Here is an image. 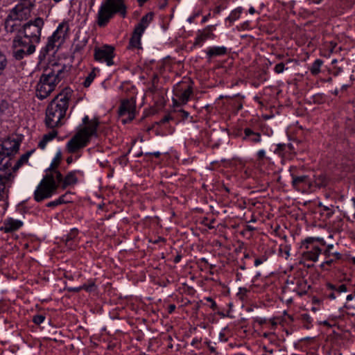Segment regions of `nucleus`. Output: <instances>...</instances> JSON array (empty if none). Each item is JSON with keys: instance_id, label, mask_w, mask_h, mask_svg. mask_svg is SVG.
Masks as SVG:
<instances>
[{"instance_id": "obj_1", "label": "nucleus", "mask_w": 355, "mask_h": 355, "mask_svg": "<svg viewBox=\"0 0 355 355\" xmlns=\"http://www.w3.org/2000/svg\"><path fill=\"white\" fill-rule=\"evenodd\" d=\"M69 98L70 92L60 93L49 104L45 117V124L48 128H55L64 124Z\"/></svg>"}, {"instance_id": "obj_2", "label": "nucleus", "mask_w": 355, "mask_h": 355, "mask_svg": "<svg viewBox=\"0 0 355 355\" xmlns=\"http://www.w3.org/2000/svg\"><path fill=\"white\" fill-rule=\"evenodd\" d=\"M34 4L33 0H21L10 10L4 20V29L7 33L19 32L24 21L31 17Z\"/></svg>"}, {"instance_id": "obj_3", "label": "nucleus", "mask_w": 355, "mask_h": 355, "mask_svg": "<svg viewBox=\"0 0 355 355\" xmlns=\"http://www.w3.org/2000/svg\"><path fill=\"white\" fill-rule=\"evenodd\" d=\"M83 123L85 126L80 128L66 145L69 153H77L87 145L92 137L97 136V128L99 124L97 119L89 121L88 116H85L83 119Z\"/></svg>"}, {"instance_id": "obj_4", "label": "nucleus", "mask_w": 355, "mask_h": 355, "mask_svg": "<svg viewBox=\"0 0 355 355\" xmlns=\"http://www.w3.org/2000/svg\"><path fill=\"white\" fill-rule=\"evenodd\" d=\"M116 13L122 17L126 15L124 0H105L99 8L96 24L100 27L105 26Z\"/></svg>"}, {"instance_id": "obj_5", "label": "nucleus", "mask_w": 355, "mask_h": 355, "mask_svg": "<svg viewBox=\"0 0 355 355\" xmlns=\"http://www.w3.org/2000/svg\"><path fill=\"white\" fill-rule=\"evenodd\" d=\"M14 34L15 35L12 42V53L15 60H21L35 53L37 43L26 39L19 34Z\"/></svg>"}, {"instance_id": "obj_6", "label": "nucleus", "mask_w": 355, "mask_h": 355, "mask_svg": "<svg viewBox=\"0 0 355 355\" xmlns=\"http://www.w3.org/2000/svg\"><path fill=\"white\" fill-rule=\"evenodd\" d=\"M69 73V67L65 64L55 62L44 69L40 80L55 89L58 83Z\"/></svg>"}, {"instance_id": "obj_7", "label": "nucleus", "mask_w": 355, "mask_h": 355, "mask_svg": "<svg viewBox=\"0 0 355 355\" xmlns=\"http://www.w3.org/2000/svg\"><path fill=\"white\" fill-rule=\"evenodd\" d=\"M44 26V21L42 17H36L28 21L24 22L22 28L19 32H15L26 39L31 40L34 42L39 44L41 40L42 30Z\"/></svg>"}, {"instance_id": "obj_8", "label": "nucleus", "mask_w": 355, "mask_h": 355, "mask_svg": "<svg viewBox=\"0 0 355 355\" xmlns=\"http://www.w3.org/2000/svg\"><path fill=\"white\" fill-rule=\"evenodd\" d=\"M58 187L55 181L53 174H46L34 192V199L37 202L42 201L46 198H49L55 193Z\"/></svg>"}, {"instance_id": "obj_9", "label": "nucleus", "mask_w": 355, "mask_h": 355, "mask_svg": "<svg viewBox=\"0 0 355 355\" xmlns=\"http://www.w3.org/2000/svg\"><path fill=\"white\" fill-rule=\"evenodd\" d=\"M114 47L109 45L96 47L94 49V58L96 61L106 62L107 65L111 66L114 64Z\"/></svg>"}, {"instance_id": "obj_10", "label": "nucleus", "mask_w": 355, "mask_h": 355, "mask_svg": "<svg viewBox=\"0 0 355 355\" xmlns=\"http://www.w3.org/2000/svg\"><path fill=\"white\" fill-rule=\"evenodd\" d=\"M19 145V142L15 139L4 140L0 146V164L6 159V157H12L17 153Z\"/></svg>"}, {"instance_id": "obj_11", "label": "nucleus", "mask_w": 355, "mask_h": 355, "mask_svg": "<svg viewBox=\"0 0 355 355\" xmlns=\"http://www.w3.org/2000/svg\"><path fill=\"white\" fill-rule=\"evenodd\" d=\"M0 201H6L8 198L9 190L14 179L10 174L0 172Z\"/></svg>"}, {"instance_id": "obj_12", "label": "nucleus", "mask_w": 355, "mask_h": 355, "mask_svg": "<svg viewBox=\"0 0 355 355\" xmlns=\"http://www.w3.org/2000/svg\"><path fill=\"white\" fill-rule=\"evenodd\" d=\"M135 105L134 103L130 100L123 101L119 107V114L120 116L127 115V119H123L124 123L130 121L135 118Z\"/></svg>"}, {"instance_id": "obj_13", "label": "nucleus", "mask_w": 355, "mask_h": 355, "mask_svg": "<svg viewBox=\"0 0 355 355\" xmlns=\"http://www.w3.org/2000/svg\"><path fill=\"white\" fill-rule=\"evenodd\" d=\"M55 89L40 79L36 88V96L38 98L43 100L48 97Z\"/></svg>"}, {"instance_id": "obj_14", "label": "nucleus", "mask_w": 355, "mask_h": 355, "mask_svg": "<svg viewBox=\"0 0 355 355\" xmlns=\"http://www.w3.org/2000/svg\"><path fill=\"white\" fill-rule=\"evenodd\" d=\"M22 225L23 223L21 220L9 218L3 221L0 230L6 233L12 232L19 230Z\"/></svg>"}, {"instance_id": "obj_15", "label": "nucleus", "mask_w": 355, "mask_h": 355, "mask_svg": "<svg viewBox=\"0 0 355 355\" xmlns=\"http://www.w3.org/2000/svg\"><path fill=\"white\" fill-rule=\"evenodd\" d=\"M291 175L292 178L291 184L293 187L297 191H300V187L303 184H309V187L312 186V183L311 182L308 175H297L293 173H292Z\"/></svg>"}, {"instance_id": "obj_16", "label": "nucleus", "mask_w": 355, "mask_h": 355, "mask_svg": "<svg viewBox=\"0 0 355 355\" xmlns=\"http://www.w3.org/2000/svg\"><path fill=\"white\" fill-rule=\"evenodd\" d=\"M214 30V26H208L203 30L199 31L196 38L195 44H200L207 39L214 38L215 35L213 33Z\"/></svg>"}, {"instance_id": "obj_17", "label": "nucleus", "mask_w": 355, "mask_h": 355, "mask_svg": "<svg viewBox=\"0 0 355 355\" xmlns=\"http://www.w3.org/2000/svg\"><path fill=\"white\" fill-rule=\"evenodd\" d=\"M320 252L321 250L318 247H313L311 250L303 252L302 259L300 261V264L305 265V261H316Z\"/></svg>"}, {"instance_id": "obj_18", "label": "nucleus", "mask_w": 355, "mask_h": 355, "mask_svg": "<svg viewBox=\"0 0 355 355\" xmlns=\"http://www.w3.org/2000/svg\"><path fill=\"white\" fill-rule=\"evenodd\" d=\"M89 37L86 33L78 31L73 42L76 51H81L87 44Z\"/></svg>"}, {"instance_id": "obj_19", "label": "nucleus", "mask_w": 355, "mask_h": 355, "mask_svg": "<svg viewBox=\"0 0 355 355\" xmlns=\"http://www.w3.org/2000/svg\"><path fill=\"white\" fill-rule=\"evenodd\" d=\"M153 18V13L148 12L146 15L143 16L140 22L135 28L139 33H144L145 29L151 22Z\"/></svg>"}, {"instance_id": "obj_20", "label": "nucleus", "mask_w": 355, "mask_h": 355, "mask_svg": "<svg viewBox=\"0 0 355 355\" xmlns=\"http://www.w3.org/2000/svg\"><path fill=\"white\" fill-rule=\"evenodd\" d=\"M69 31V26L67 21H62L59 24L57 29L55 30V35H58L57 37L60 40H65L66 37L68 35V33Z\"/></svg>"}, {"instance_id": "obj_21", "label": "nucleus", "mask_w": 355, "mask_h": 355, "mask_svg": "<svg viewBox=\"0 0 355 355\" xmlns=\"http://www.w3.org/2000/svg\"><path fill=\"white\" fill-rule=\"evenodd\" d=\"M192 93V87L191 86H189L183 92L177 91L175 95L179 99V101L182 105H185L189 101Z\"/></svg>"}, {"instance_id": "obj_22", "label": "nucleus", "mask_w": 355, "mask_h": 355, "mask_svg": "<svg viewBox=\"0 0 355 355\" xmlns=\"http://www.w3.org/2000/svg\"><path fill=\"white\" fill-rule=\"evenodd\" d=\"M227 53V49L225 46H214L207 50V55L211 59L213 57L225 55Z\"/></svg>"}, {"instance_id": "obj_23", "label": "nucleus", "mask_w": 355, "mask_h": 355, "mask_svg": "<svg viewBox=\"0 0 355 355\" xmlns=\"http://www.w3.org/2000/svg\"><path fill=\"white\" fill-rule=\"evenodd\" d=\"M57 37H58V35H55V33L54 32L53 35L49 37L46 46V50L48 51H52L55 46H60L64 42L63 40H60Z\"/></svg>"}, {"instance_id": "obj_24", "label": "nucleus", "mask_w": 355, "mask_h": 355, "mask_svg": "<svg viewBox=\"0 0 355 355\" xmlns=\"http://www.w3.org/2000/svg\"><path fill=\"white\" fill-rule=\"evenodd\" d=\"M58 135V132L55 130L51 132L44 135L42 139V140L39 142L38 146L41 149H44L46 146V144L53 139Z\"/></svg>"}, {"instance_id": "obj_25", "label": "nucleus", "mask_w": 355, "mask_h": 355, "mask_svg": "<svg viewBox=\"0 0 355 355\" xmlns=\"http://www.w3.org/2000/svg\"><path fill=\"white\" fill-rule=\"evenodd\" d=\"M328 183V178L324 173H320L314 175V185L318 188L324 187L327 186Z\"/></svg>"}, {"instance_id": "obj_26", "label": "nucleus", "mask_w": 355, "mask_h": 355, "mask_svg": "<svg viewBox=\"0 0 355 355\" xmlns=\"http://www.w3.org/2000/svg\"><path fill=\"white\" fill-rule=\"evenodd\" d=\"M78 182L77 177L76 175L75 171H71L67 173V175L65 176L63 184H62V188L65 189L67 186L75 184Z\"/></svg>"}, {"instance_id": "obj_27", "label": "nucleus", "mask_w": 355, "mask_h": 355, "mask_svg": "<svg viewBox=\"0 0 355 355\" xmlns=\"http://www.w3.org/2000/svg\"><path fill=\"white\" fill-rule=\"evenodd\" d=\"M143 33H139L134 30L133 34L130 40V46L133 48H139L141 44V37Z\"/></svg>"}, {"instance_id": "obj_28", "label": "nucleus", "mask_w": 355, "mask_h": 355, "mask_svg": "<svg viewBox=\"0 0 355 355\" xmlns=\"http://www.w3.org/2000/svg\"><path fill=\"white\" fill-rule=\"evenodd\" d=\"M32 152L33 151H28L20 157V158L14 164V171H17L21 166L28 162V158L32 154Z\"/></svg>"}, {"instance_id": "obj_29", "label": "nucleus", "mask_w": 355, "mask_h": 355, "mask_svg": "<svg viewBox=\"0 0 355 355\" xmlns=\"http://www.w3.org/2000/svg\"><path fill=\"white\" fill-rule=\"evenodd\" d=\"M297 284L299 287V291H297V293L299 296H302L306 294L311 288V286L309 285L306 281L304 279H299L297 282Z\"/></svg>"}, {"instance_id": "obj_30", "label": "nucleus", "mask_w": 355, "mask_h": 355, "mask_svg": "<svg viewBox=\"0 0 355 355\" xmlns=\"http://www.w3.org/2000/svg\"><path fill=\"white\" fill-rule=\"evenodd\" d=\"M245 137H248L249 139L254 143L261 141V135L259 132H254L250 128H245L244 130Z\"/></svg>"}, {"instance_id": "obj_31", "label": "nucleus", "mask_w": 355, "mask_h": 355, "mask_svg": "<svg viewBox=\"0 0 355 355\" xmlns=\"http://www.w3.org/2000/svg\"><path fill=\"white\" fill-rule=\"evenodd\" d=\"M243 9L239 7L232 11L230 15L226 18V21H230V24L238 19L242 12Z\"/></svg>"}, {"instance_id": "obj_32", "label": "nucleus", "mask_w": 355, "mask_h": 355, "mask_svg": "<svg viewBox=\"0 0 355 355\" xmlns=\"http://www.w3.org/2000/svg\"><path fill=\"white\" fill-rule=\"evenodd\" d=\"M323 62L322 60L318 59L315 60V62L312 64L310 71L312 74L316 75L320 73V67L322 64Z\"/></svg>"}, {"instance_id": "obj_33", "label": "nucleus", "mask_w": 355, "mask_h": 355, "mask_svg": "<svg viewBox=\"0 0 355 355\" xmlns=\"http://www.w3.org/2000/svg\"><path fill=\"white\" fill-rule=\"evenodd\" d=\"M96 69H94L92 71H91L89 74L87 75V76L85 78L84 82H83V85L85 87H89L91 85V83H92V81L94 80V78H96Z\"/></svg>"}, {"instance_id": "obj_34", "label": "nucleus", "mask_w": 355, "mask_h": 355, "mask_svg": "<svg viewBox=\"0 0 355 355\" xmlns=\"http://www.w3.org/2000/svg\"><path fill=\"white\" fill-rule=\"evenodd\" d=\"M333 248V245H329L327 246V249L325 251V255L328 257L332 255L335 259H339L341 257V254L338 252H334Z\"/></svg>"}, {"instance_id": "obj_35", "label": "nucleus", "mask_w": 355, "mask_h": 355, "mask_svg": "<svg viewBox=\"0 0 355 355\" xmlns=\"http://www.w3.org/2000/svg\"><path fill=\"white\" fill-rule=\"evenodd\" d=\"M314 241H319L322 245H325V242L324 241L323 239H321V238H308L302 243L301 248L304 247L306 249H309V246L307 245L309 244V243H313Z\"/></svg>"}, {"instance_id": "obj_36", "label": "nucleus", "mask_w": 355, "mask_h": 355, "mask_svg": "<svg viewBox=\"0 0 355 355\" xmlns=\"http://www.w3.org/2000/svg\"><path fill=\"white\" fill-rule=\"evenodd\" d=\"M51 171H52V173L51 174L53 175V177H54V179H55V181L56 182V183L58 184L60 182L63 183L64 179H63V177H62V175L61 174V173L59 171H57L55 169H53Z\"/></svg>"}, {"instance_id": "obj_37", "label": "nucleus", "mask_w": 355, "mask_h": 355, "mask_svg": "<svg viewBox=\"0 0 355 355\" xmlns=\"http://www.w3.org/2000/svg\"><path fill=\"white\" fill-rule=\"evenodd\" d=\"M60 159H61V154H60V153H59L57 154L55 157L53 159V160L51 162V166L48 170L51 171V170L55 169L60 164Z\"/></svg>"}, {"instance_id": "obj_38", "label": "nucleus", "mask_w": 355, "mask_h": 355, "mask_svg": "<svg viewBox=\"0 0 355 355\" xmlns=\"http://www.w3.org/2000/svg\"><path fill=\"white\" fill-rule=\"evenodd\" d=\"M64 242L65 243V245L70 250H73L75 249V248L76 247V245H78V241H73V240H69V239L67 238H65L64 240Z\"/></svg>"}, {"instance_id": "obj_39", "label": "nucleus", "mask_w": 355, "mask_h": 355, "mask_svg": "<svg viewBox=\"0 0 355 355\" xmlns=\"http://www.w3.org/2000/svg\"><path fill=\"white\" fill-rule=\"evenodd\" d=\"M7 64V60L6 56L0 51V75L6 68Z\"/></svg>"}, {"instance_id": "obj_40", "label": "nucleus", "mask_w": 355, "mask_h": 355, "mask_svg": "<svg viewBox=\"0 0 355 355\" xmlns=\"http://www.w3.org/2000/svg\"><path fill=\"white\" fill-rule=\"evenodd\" d=\"M78 230L74 228L70 231V232L67 234L66 238L69 239V240L78 241Z\"/></svg>"}, {"instance_id": "obj_41", "label": "nucleus", "mask_w": 355, "mask_h": 355, "mask_svg": "<svg viewBox=\"0 0 355 355\" xmlns=\"http://www.w3.org/2000/svg\"><path fill=\"white\" fill-rule=\"evenodd\" d=\"M286 69H288V68L285 67V64L283 62H280L275 65L274 71L276 73H281Z\"/></svg>"}, {"instance_id": "obj_42", "label": "nucleus", "mask_w": 355, "mask_h": 355, "mask_svg": "<svg viewBox=\"0 0 355 355\" xmlns=\"http://www.w3.org/2000/svg\"><path fill=\"white\" fill-rule=\"evenodd\" d=\"M45 317L42 315H37L33 317V321L37 324H40L44 322Z\"/></svg>"}, {"instance_id": "obj_43", "label": "nucleus", "mask_w": 355, "mask_h": 355, "mask_svg": "<svg viewBox=\"0 0 355 355\" xmlns=\"http://www.w3.org/2000/svg\"><path fill=\"white\" fill-rule=\"evenodd\" d=\"M95 285L94 282H91L89 284H84L82 287L83 289L86 290L87 291H92L94 290Z\"/></svg>"}, {"instance_id": "obj_44", "label": "nucleus", "mask_w": 355, "mask_h": 355, "mask_svg": "<svg viewBox=\"0 0 355 355\" xmlns=\"http://www.w3.org/2000/svg\"><path fill=\"white\" fill-rule=\"evenodd\" d=\"M306 273L307 272L305 270L299 269L297 272V277L299 279L302 278L303 279Z\"/></svg>"}, {"instance_id": "obj_45", "label": "nucleus", "mask_w": 355, "mask_h": 355, "mask_svg": "<svg viewBox=\"0 0 355 355\" xmlns=\"http://www.w3.org/2000/svg\"><path fill=\"white\" fill-rule=\"evenodd\" d=\"M60 205V201H58V199H57L55 200L49 202L46 205V206L49 207H56V206Z\"/></svg>"}, {"instance_id": "obj_46", "label": "nucleus", "mask_w": 355, "mask_h": 355, "mask_svg": "<svg viewBox=\"0 0 355 355\" xmlns=\"http://www.w3.org/2000/svg\"><path fill=\"white\" fill-rule=\"evenodd\" d=\"M67 195V193L62 195V196H60L59 198L58 199V201H60V205L70 202L69 200L65 199Z\"/></svg>"}, {"instance_id": "obj_47", "label": "nucleus", "mask_w": 355, "mask_h": 355, "mask_svg": "<svg viewBox=\"0 0 355 355\" xmlns=\"http://www.w3.org/2000/svg\"><path fill=\"white\" fill-rule=\"evenodd\" d=\"M171 119H172V117L169 114L166 115L163 119H162L160 120V121L159 122V124L165 123L169 121Z\"/></svg>"}, {"instance_id": "obj_48", "label": "nucleus", "mask_w": 355, "mask_h": 355, "mask_svg": "<svg viewBox=\"0 0 355 355\" xmlns=\"http://www.w3.org/2000/svg\"><path fill=\"white\" fill-rule=\"evenodd\" d=\"M337 291L338 293L346 292L347 291L346 286L345 284H342V285L339 286V287L337 289Z\"/></svg>"}, {"instance_id": "obj_49", "label": "nucleus", "mask_w": 355, "mask_h": 355, "mask_svg": "<svg viewBox=\"0 0 355 355\" xmlns=\"http://www.w3.org/2000/svg\"><path fill=\"white\" fill-rule=\"evenodd\" d=\"M145 155L146 156L153 155L155 157H159L161 155V153L157 151V152H153V153H145Z\"/></svg>"}, {"instance_id": "obj_50", "label": "nucleus", "mask_w": 355, "mask_h": 355, "mask_svg": "<svg viewBox=\"0 0 355 355\" xmlns=\"http://www.w3.org/2000/svg\"><path fill=\"white\" fill-rule=\"evenodd\" d=\"M259 159H263L265 157V151L263 150H261L257 153Z\"/></svg>"}, {"instance_id": "obj_51", "label": "nucleus", "mask_w": 355, "mask_h": 355, "mask_svg": "<svg viewBox=\"0 0 355 355\" xmlns=\"http://www.w3.org/2000/svg\"><path fill=\"white\" fill-rule=\"evenodd\" d=\"M173 106H174V107H178V106H179L180 105H182V104L180 103V101H179V99H178V100H177V99H175V98H173Z\"/></svg>"}, {"instance_id": "obj_52", "label": "nucleus", "mask_w": 355, "mask_h": 355, "mask_svg": "<svg viewBox=\"0 0 355 355\" xmlns=\"http://www.w3.org/2000/svg\"><path fill=\"white\" fill-rule=\"evenodd\" d=\"M333 261H334V259H330L329 260H326V261H324V262H322L321 263L320 266H323L324 264L329 265V264H331L333 262Z\"/></svg>"}, {"instance_id": "obj_53", "label": "nucleus", "mask_w": 355, "mask_h": 355, "mask_svg": "<svg viewBox=\"0 0 355 355\" xmlns=\"http://www.w3.org/2000/svg\"><path fill=\"white\" fill-rule=\"evenodd\" d=\"M168 312L170 313H171L175 309V306L174 304H170L168 306Z\"/></svg>"}, {"instance_id": "obj_54", "label": "nucleus", "mask_w": 355, "mask_h": 355, "mask_svg": "<svg viewBox=\"0 0 355 355\" xmlns=\"http://www.w3.org/2000/svg\"><path fill=\"white\" fill-rule=\"evenodd\" d=\"M180 112L182 113L184 119H187L189 116V112H187V111L181 110Z\"/></svg>"}, {"instance_id": "obj_55", "label": "nucleus", "mask_w": 355, "mask_h": 355, "mask_svg": "<svg viewBox=\"0 0 355 355\" xmlns=\"http://www.w3.org/2000/svg\"><path fill=\"white\" fill-rule=\"evenodd\" d=\"M262 263V260L260 258H257L254 260V264L259 266Z\"/></svg>"}, {"instance_id": "obj_56", "label": "nucleus", "mask_w": 355, "mask_h": 355, "mask_svg": "<svg viewBox=\"0 0 355 355\" xmlns=\"http://www.w3.org/2000/svg\"><path fill=\"white\" fill-rule=\"evenodd\" d=\"M216 306H217V305H216V302L213 300L211 302V306H210L211 309H212L213 310H215L216 309Z\"/></svg>"}, {"instance_id": "obj_57", "label": "nucleus", "mask_w": 355, "mask_h": 355, "mask_svg": "<svg viewBox=\"0 0 355 355\" xmlns=\"http://www.w3.org/2000/svg\"><path fill=\"white\" fill-rule=\"evenodd\" d=\"M181 256L180 255H177L175 259H174V262L175 263H178L180 261V260L181 259Z\"/></svg>"}, {"instance_id": "obj_58", "label": "nucleus", "mask_w": 355, "mask_h": 355, "mask_svg": "<svg viewBox=\"0 0 355 355\" xmlns=\"http://www.w3.org/2000/svg\"><path fill=\"white\" fill-rule=\"evenodd\" d=\"M320 302V300L316 298V297H313V304H319Z\"/></svg>"}, {"instance_id": "obj_59", "label": "nucleus", "mask_w": 355, "mask_h": 355, "mask_svg": "<svg viewBox=\"0 0 355 355\" xmlns=\"http://www.w3.org/2000/svg\"><path fill=\"white\" fill-rule=\"evenodd\" d=\"M308 1L311 2V3H320L322 0H307Z\"/></svg>"}, {"instance_id": "obj_60", "label": "nucleus", "mask_w": 355, "mask_h": 355, "mask_svg": "<svg viewBox=\"0 0 355 355\" xmlns=\"http://www.w3.org/2000/svg\"><path fill=\"white\" fill-rule=\"evenodd\" d=\"M327 285L328 288H329L330 289H332V290L336 289L335 286L330 283H328Z\"/></svg>"}, {"instance_id": "obj_61", "label": "nucleus", "mask_w": 355, "mask_h": 355, "mask_svg": "<svg viewBox=\"0 0 355 355\" xmlns=\"http://www.w3.org/2000/svg\"><path fill=\"white\" fill-rule=\"evenodd\" d=\"M249 12L251 15H253L255 12V9L253 7H250L249 9Z\"/></svg>"}, {"instance_id": "obj_62", "label": "nucleus", "mask_w": 355, "mask_h": 355, "mask_svg": "<svg viewBox=\"0 0 355 355\" xmlns=\"http://www.w3.org/2000/svg\"><path fill=\"white\" fill-rule=\"evenodd\" d=\"M352 299H353V295H348L347 296V297H346V300H347V301H350V300H352Z\"/></svg>"}, {"instance_id": "obj_63", "label": "nucleus", "mask_w": 355, "mask_h": 355, "mask_svg": "<svg viewBox=\"0 0 355 355\" xmlns=\"http://www.w3.org/2000/svg\"><path fill=\"white\" fill-rule=\"evenodd\" d=\"M73 161V159L71 157H69L67 159V164H71Z\"/></svg>"}, {"instance_id": "obj_64", "label": "nucleus", "mask_w": 355, "mask_h": 355, "mask_svg": "<svg viewBox=\"0 0 355 355\" xmlns=\"http://www.w3.org/2000/svg\"><path fill=\"white\" fill-rule=\"evenodd\" d=\"M247 230H249V231H253L254 230V227H253L252 226H250V225H248L247 226Z\"/></svg>"}]
</instances>
